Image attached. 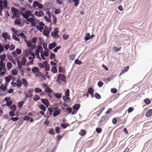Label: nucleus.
<instances>
[{"mask_svg":"<svg viewBox=\"0 0 152 152\" xmlns=\"http://www.w3.org/2000/svg\"><path fill=\"white\" fill-rule=\"evenodd\" d=\"M20 14L25 18L28 19L30 16L35 18L33 15L31 14V12L27 10L25 8H22L20 9Z\"/></svg>","mask_w":152,"mask_h":152,"instance_id":"1","label":"nucleus"},{"mask_svg":"<svg viewBox=\"0 0 152 152\" xmlns=\"http://www.w3.org/2000/svg\"><path fill=\"white\" fill-rule=\"evenodd\" d=\"M12 12L13 13V15L12 18L14 16L15 18H18L20 17L19 14V11L18 9H16L14 7H12L11 8Z\"/></svg>","mask_w":152,"mask_h":152,"instance_id":"2","label":"nucleus"},{"mask_svg":"<svg viewBox=\"0 0 152 152\" xmlns=\"http://www.w3.org/2000/svg\"><path fill=\"white\" fill-rule=\"evenodd\" d=\"M80 107V104H75L72 107L73 110L72 113V114L74 115L76 114L77 110H79Z\"/></svg>","mask_w":152,"mask_h":152,"instance_id":"3","label":"nucleus"},{"mask_svg":"<svg viewBox=\"0 0 152 152\" xmlns=\"http://www.w3.org/2000/svg\"><path fill=\"white\" fill-rule=\"evenodd\" d=\"M33 89H30L27 90L26 91L24 92V94L25 95L26 98H31L32 96V92L34 91Z\"/></svg>","mask_w":152,"mask_h":152,"instance_id":"4","label":"nucleus"},{"mask_svg":"<svg viewBox=\"0 0 152 152\" xmlns=\"http://www.w3.org/2000/svg\"><path fill=\"white\" fill-rule=\"evenodd\" d=\"M51 35L52 37L55 38H57V37L58 38L59 37L58 28H56L54 29V31L51 32Z\"/></svg>","mask_w":152,"mask_h":152,"instance_id":"5","label":"nucleus"},{"mask_svg":"<svg viewBox=\"0 0 152 152\" xmlns=\"http://www.w3.org/2000/svg\"><path fill=\"white\" fill-rule=\"evenodd\" d=\"M58 79L57 80V82L58 83L60 82V80L65 82L66 81V77L64 75L61 74L58 75L57 77Z\"/></svg>","mask_w":152,"mask_h":152,"instance_id":"6","label":"nucleus"},{"mask_svg":"<svg viewBox=\"0 0 152 152\" xmlns=\"http://www.w3.org/2000/svg\"><path fill=\"white\" fill-rule=\"evenodd\" d=\"M54 112L53 114V116L54 117L56 116L60 113L61 110L58 109V107H56L53 108Z\"/></svg>","mask_w":152,"mask_h":152,"instance_id":"7","label":"nucleus"},{"mask_svg":"<svg viewBox=\"0 0 152 152\" xmlns=\"http://www.w3.org/2000/svg\"><path fill=\"white\" fill-rule=\"evenodd\" d=\"M41 101L42 103L45 105L47 107L50 105L49 102L48 100L46 99H41Z\"/></svg>","mask_w":152,"mask_h":152,"instance_id":"8","label":"nucleus"},{"mask_svg":"<svg viewBox=\"0 0 152 152\" xmlns=\"http://www.w3.org/2000/svg\"><path fill=\"white\" fill-rule=\"evenodd\" d=\"M0 72H1L2 70H5L7 69L5 64L2 61H0Z\"/></svg>","mask_w":152,"mask_h":152,"instance_id":"9","label":"nucleus"},{"mask_svg":"<svg viewBox=\"0 0 152 152\" xmlns=\"http://www.w3.org/2000/svg\"><path fill=\"white\" fill-rule=\"evenodd\" d=\"M2 37L4 38V40L6 41L7 39L10 40V37L8 35L7 32L4 33L2 34Z\"/></svg>","mask_w":152,"mask_h":152,"instance_id":"10","label":"nucleus"},{"mask_svg":"<svg viewBox=\"0 0 152 152\" xmlns=\"http://www.w3.org/2000/svg\"><path fill=\"white\" fill-rule=\"evenodd\" d=\"M43 62L44 63L45 68V71L46 72L50 70V65L46 61H43Z\"/></svg>","mask_w":152,"mask_h":152,"instance_id":"11","label":"nucleus"},{"mask_svg":"<svg viewBox=\"0 0 152 152\" xmlns=\"http://www.w3.org/2000/svg\"><path fill=\"white\" fill-rule=\"evenodd\" d=\"M44 14L43 11L42 10H39V11H36L34 13L35 15L39 17H41L42 15H44Z\"/></svg>","mask_w":152,"mask_h":152,"instance_id":"12","label":"nucleus"},{"mask_svg":"<svg viewBox=\"0 0 152 152\" xmlns=\"http://www.w3.org/2000/svg\"><path fill=\"white\" fill-rule=\"evenodd\" d=\"M129 66H126L123 70V71L120 74L119 76H121L124 74L126 72H127L129 69Z\"/></svg>","mask_w":152,"mask_h":152,"instance_id":"13","label":"nucleus"},{"mask_svg":"<svg viewBox=\"0 0 152 152\" xmlns=\"http://www.w3.org/2000/svg\"><path fill=\"white\" fill-rule=\"evenodd\" d=\"M57 45L55 42L50 43L49 45V49L50 50H52L53 48L55 47Z\"/></svg>","mask_w":152,"mask_h":152,"instance_id":"14","label":"nucleus"},{"mask_svg":"<svg viewBox=\"0 0 152 152\" xmlns=\"http://www.w3.org/2000/svg\"><path fill=\"white\" fill-rule=\"evenodd\" d=\"M27 45L28 47H34L33 45H32L31 43V42L30 41H27L26 40H25Z\"/></svg>","mask_w":152,"mask_h":152,"instance_id":"15","label":"nucleus"},{"mask_svg":"<svg viewBox=\"0 0 152 152\" xmlns=\"http://www.w3.org/2000/svg\"><path fill=\"white\" fill-rule=\"evenodd\" d=\"M7 68L8 70H10L13 67V66L11 63L10 62H7Z\"/></svg>","mask_w":152,"mask_h":152,"instance_id":"16","label":"nucleus"},{"mask_svg":"<svg viewBox=\"0 0 152 152\" xmlns=\"http://www.w3.org/2000/svg\"><path fill=\"white\" fill-rule=\"evenodd\" d=\"M21 80L22 81V83L24 86L25 87H27L28 84V83L26 80L23 78Z\"/></svg>","mask_w":152,"mask_h":152,"instance_id":"17","label":"nucleus"},{"mask_svg":"<svg viewBox=\"0 0 152 152\" xmlns=\"http://www.w3.org/2000/svg\"><path fill=\"white\" fill-rule=\"evenodd\" d=\"M12 79L11 76L10 75L7 77H6L5 78V80L6 82V84H8L10 81Z\"/></svg>","mask_w":152,"mask_h":152,"instance_id":"18","label":"nucleus"},{"mask_svg":"<svg viewBox=\"0 0 152 152\" xmlns=\"http://www.w3.org/2000/svg\"><path fill=\"white\" fill-rule=\"evenodd\" d=\"M41 48V47H38L37 49L36 50V55L37 56V57L38 58H40L39 55V50H40V48Z\"/></svg>","mask_w":152,"mask_h":152,"instance_id":"19","label":"nucleus"},{"mask_svg":"<svg viewBox=\"0 0 152 152\" xmlns=\"http://www.w3.org/2000/svg\"><path fill=\"white\" fill-rule=\"evenodd\" d=\"M152 115V109L149 110L146 113L145 115L147 117H149Z\"/></svg>","mask_w":152,"mask_h":152,"instance_id":"20","label":"nucleus"},{"mask_svg":"<svg viewBox=\"0 0 152 152\" xmlns=\"http://www.w3.org/2000/svg\"><path fill=\"white\" fill-rule=\"evenodd\" d=\"M39 71V68L37 67H34L32 69V71L34 73H37Z\"/></svg>","mask_w":152,"mask_h":152,"instance_id":"21","label":"nucleus"},{"mask_svg":"<svg viewBox=\"0 0 152 152\" xmlns=\"http://www.w3.org/2000/svg\"><path fill=\"white\" fill-rule=\"evenodd\" d=\"M50 32L48 29H44L43 31V33L47 37H48L49 34Z\"/></svg>","mask_w":152,"mask_h":152,"instance_id":"22","label":"nucleus"},{"mask_svg":"<svg viewBox=\"0 0 152 152\" xmlns=\"http://www.w3.org/2000/svg\"><path fill=\"white\" fill-rule=\"evenodd\" d=\"M17 86L18 87H20L22 84V81L19 79H18L16 81Z\"/></svg>","mask_w":152,"mask_h":152,"instance_id":"23","label":"nucleus"},{"mask_svg":"<svg viewBox=\"0 0 152 152\" xmlns=\"http://www.w3.org/2000/svg\"><path fill=\"white\" fill-rule=\"evenodd\" d=\"M92 38V37H91V36L90 35V33H88L86 34V37L85 38V41H87L91 38Z\"/></svg>","mask_w":152,"mask_h":152,"instance_id":"24","label":"nucleus"},{"mask_svg":"<svg viewBox=\"0 0 152 152\" xmlns=\"http://www.w3.org/2000/svg\"><path fill=\"white\" fill-rule=\"evenodd\" d=\"M86 133V131L85 130L83 129H81L79 133V134L82 136H84Z\"/></svg>","mask_w":152,"mask_h":152,"instance_id":"25","label":"nucleus"},{"mask_svg":"<svg viewBox=\"0 0 152 152\" xmlns=\"http://www.w3.org/2000/svg\"><path fill=\"white\" fill-rule=\"evenodd\" d=\"M51 71L52 72L55 73L57 72V69L56 66H53L51 68Z\"/></svg>","mask_w":152,"mask_h":152,"instance_id":"26","label":"nucleus"},{"mask_svg":"<svg viewBox=\"0 0 152 152\" xmlns=\"http://www.w3.org/2000/svg\"><path fill=\"white\" fill-rule=\"evenodd\" d=\"M26 61V58L25 57H23L22 58H21V63L23 65H24L25 64V63Z\"/></svg>","mask_w":152,"mask_h":152,"instance_id":"27","label":"nucleus"},{"mask_svg":"<svg viewBox=\"0 0 152 152\" xmlns=\"http://www.w3.org/2000/svg\"><path fill=\"white\" fill-rule=\"evenodd\" d=\"M65 95L66 96H67V97H65L66 98V100H68V99L69 98L68 96L69 95V89H67L65 92Z\"/></svg>","mask_w":152,"mask_h":152,"instance_id":"28","label":"nucleus"},{"mask_svg":"<svg viewBox=\"0 0 152 152\" xmlns=\"http://www.w3.org/2000/svg\"><path fill=\"white\" fill-rule=\"evenodd\" d=\"M39 108L44 111L46 110V108L45 107L43 104H40L39 106Z\"/></svg>","mask_w":152,"mask_h":152,"instance_id":"29","label":"nucleus"},{"mask_svg":"<svg viewBox=\"0 0 152 152\" xmlns=\"http://www.w3.org/2000/svg\"><path fill=\"white\" fill-rule=\"evenodd\" d=\"M34 91L36 93H39L42 92V90L39 88L37 87L35 88Z\"/></svg>","mask_w":152,"mask_h":152,"instance_id":"30","label":"nucleus"},{"mask_svg":"<svg viewBox=\"0 0 152 152\" xmlns=\"http://www.w3.org/2000/svg\"><path fill=\"white\" fill-rule=\"evenodd\" d=\"M105 107H103L101 108V109L97 111L96 112V113H98V114H97V115L98 116H100L102 113V112L103 110L104 109Z\"/></svg>","mask_w":152,"mask_h":152,"instance_id":"31","label":"nucleus"},{"mask_svg":"<svg viewBox=\"0 0 152 152\" xmlns=\"http://www.w3.org/2000/svg\"><path fill=\"white\" fill-rule=\"evenodd\" d=\"M40 99V97L37 95H34L33 98V100L35 101H37L38 100H39Z\"/></svg>","mask_w":152,"mask_h":152,"instance_id":"32","label":"nucleus"},{"mask_svg":"<svg viewBox=\"0 0 152 152\" xmlns=\"http://www.w3.org/2000/svg\"><path fill=\"white\" fill-rule=\"evenodd\" d=\"M6 58V55L5 54H4L2 55H0V58L1 59V61H4Z\"/></svg>","mask_w":152,"mask_h":152,"instance_id":"33","label":"nucleus"},{"mask_svg":"<svg viewBox=\"0 0 152 152\" xmlns=\"http://www.w3.org/2000/svg\"><path fill=\"white\" fill-rule=\"evenodd\" d=\"M80 0H72V1L74 3L75 6L76 7L79 4Z\"/></svg>","mask_w":152,"mask_h":152,"instance_id":"34","label":"nucleus"},{"mask_svg":"<svg viewBox=\"0 0 152 152\" xmlns=\"http://www.w3.org/2000/svg\"><path fill=\"white\" fill-rule=\"evenodd\" d=\"M45 91L47 93H51V92L53 91L51 90L49 87H47L45 89Z\"/></svg>","mask_w":152,"mask_h":152,"instance_id":"35","label":"nucleus"},{"mask_svg":"<svg viewBox=\"0 0 152 152\" xmlns=\"http://www.w3.org/2000/svg\"><path fill=\"white\" fill-rule=\"evenodd\" d=\"M15 24L17 25H19L21 24V21L19 19H16L15 21Z\"/></svg>","mask_w":152,"mask_h":152,"instance_id":"36","label":"nucleus"},{"mask_svg":"<svg viewBox=\"0 0 152 152\" xmlns=\"http://www.w3.org/2000/svg\"><path fill=\"white\" fill-rule=\"evenodd\" d=\"M144 102L147 104H149L151 103L150 100L148 98H146L144 100Z\"/></svg>","mask_w":152,"mask_h":152,"instance_id":"37","label":"nucleus"},{"mask_svg":"<svg viewBox=\"0 0 152 152\" xmlns=\"http://www.w3.org/2000/svg\"><path fill=\"white\" fill-rule=\"evenodd\" d=\"M18 67L19 69H21L22 67V64L20 62L19 60H18L17 61Z\"/></svg>","mask_w":152,"mask_h":152,"instance_id":"38","label":"nucleus"},{"mask_svg":"<svg viewBox=\"0 0 152 152\" xmlns=\"http://www.w3.org/2000/svg\"><path fill=\"white\" fill-rule=\"evenodd\" d=\"M19 36H20L22 37L24 40H25L26 38V37L24 34L23 33H21L19 34Z\"/></svg>","mask_w":152,"mask_h":152,"instance_id":"39","label":"nucleus"},{"mask_svg":"<svg viewBox=\"0 0 152 152\" xmlns=\"http://www.w3.org/2000/svg\"><path fill=\"white\" fill-rule=\"evenodd\" d=\"M88 93H89L90 94H92L93 93H94V90L91 87H90L88 89Z\"/></svg>","mask_w":152,"mask_h":152,"instance_id":"40","label":"nucleus"},{"mask_svg":"<svg viewBox=\"0 0 152 152\" xmlns=\"http://www.w3.org/2000/svg\"><path fill=\"white\" fill-rule=\"evenodd\" d=\"M37 28L40 31H41L44 28V27L41 25H38L37 26Z\"/></svg>","mask_w":152,"mask_h":152,"instance_id":"41","label":"nucleus"},{"mask_svg":"<svg viewBox=\"0 0 152 152\" xmlns=\"http://www.w3.org/2000/svg\"><path fill=\"white\" fill-rule=\"evenodd\" d=\"M69 35L68 34H64L63 35V38L64 40H66L69 37Z\"/></svg>","mask_w":152,"mask_h":152,"instance_id":"42","label":"nucleus"},{"mask_svg":"<svg viewBox=\"0 0 152 152\" xmlns=\"http://www.w3.org/2000/svg\"><path fill=\"white\" fill-rule=\"evenodd\" d=\"M12 104V100H10L6 102V104H5V105H6L7 107H10Z\"/></svg>","mask_w":152,"mask_h":152,"instance_id":"43","label":"nucleus"},{"mask_svg":"<svg viewBox=\"0 0 152 152\" xmlns=\"http://www.w3.org/2000/svg\"><path fill=\"white\" fill-rule=\"evenodd\" d=\"M114 76H112L110 77L107 78V79L104 78V80L107 81V82H108V81L111 80L112 79H113L114 78Z\"/></svg>","mask_w":152,"mask_h":152,"instance_id":"44","label":"nucleus"},{"mask_svg":"<svg viewBox=\"0 0 152 152\" xmlns=\"http://www.w3.org/2000/svg\"><path fill=\"white\" fill-rule=\"evenodd\" d=\"M39 3L37 1H34V2L33 4V7L35 8L37 6H38Z\"/></svg>","mask_w":152,"mask_h":152,"instance_id":"45","label":"nucleus"},{"mask_svg":"<svg viewBox=\"0 0 152 152\" xmlns=\"http://www.w3.org/2000/svg\"><path fill=\"white\" fill-rule=\"evenodd\" d=\"M106 118V116H102L101 117V118L99 121V122L100 123H102V122L104 121H105Z\"/></svg>","mask_w":152,"mask_h":152,"instance_id":"46","label":"nucleus"},{"mask_svg":"<svg viewBox=\"0 0 152 152\" xmlns=\"http://www.w3.org/2000/svg\"><path fill=\"white\" fill-rule=\"evenodd\" d=\"M61 126L64 128H66L67 126H69V124L68 123L62 124H61Z\"/></svg>","mask_w":152,"mask_h":152,"instance_id":"47","label":"nucleus"},{"mask_svg":"<svg viewBox=\"0 0 152 152\" xmlns=\"http://www.w3.org/2000/svg\"><path fill=\"white\" fill-rule=\"evenodd\" d=\"M12 37L16 41H20V39L14 35H12Z\"/></svg>","mask_w":152,"mask_h":152,"instance_id":"48","label":"nucleus"},{"mask_svg":"<svg viewBox=\"0 0 152 152\" xmlns=\"http://www.w3.org/2000/svg\"><path fill=\"white\" fill-rule=\"evenodd\" d=\"M75 56L74 54H71L69 56V59L72 60H73L75 58Z\"/></svg>","mask_w":152,"mask_h":152,"instance_id":"49","label":"nucleus"},{"mask_svg":"<svg viewBox=\"0 0 152 152\" xmlns=\"http://www.w3.org/2000/svg\"><path fill=\"white\" fill-rule=\"evenodd\" d=\"M37 38V37H34L31 40V42L33 43H36Z\"/></svg>","mask_w":152,"mask_h":152,"instance_id":"50","label":"nucleus"},{"mask_svg":"<svg viewBox=\"0 0 152 152\" xmlns=\"http://www.w3.org/2000/svg\"><path fill=\"white\" fill-rule=\"evenodd\" d=\"M23 103L24 102L23 101L19 102L18 103V106L20 108H21L22 107L23 105Z\"/></svg>","mask_w":152,"mask_h":152,"instance_id":"51","label":"nucleus"},{"mask_svg":"<svg viewBox=\"0 0 152 152\" xmlns=\"http://www.w3.org/2000/svg\"><path fill=\"white\" fill-rule=\"evenodd\" d=\"M95 98L97 99H99L101 98L100 95L98 93H96L95 94Z\"/></svg>","mask_w":152,"mask_h":152,"instance_id":"52","label":"nucleus"},{"mask_svg":"<svg viewBox=\"0 0 152 152\" xmlns=\"http://www.w3.org/2000/svg\"><path fill=\"white\" fill-rule=\"evenodd\" d=\"M121 48H119L117 47H114L113 48V50L115 51V52H117L121 50Z\"/></svg>","mask_w":152,"mask_h":152,"instance_id":"53","label":"nucleus"},{"mask_svg":"<svg viewBox=\"0 0 152 152\" xmlns=\"http://www.w3.org/2000/svg\"><path fill=\"white\" fill-rule=\"evenodd\" d=\"M11 109L13 111H15L16 110V106L15 105H13L10 107Z\"/></svg>","mask_w":152,"mask_h":152,"instance_id":"54","label":"nucleus"},{"mask_svg":"<svg viewBox=\"0 0 152 152\" xmlns=\"http://www.w3.org/2000/svg\"><path fill=\"white\" fill-rule=\"evenodd\" d=\"M10 119L13 121H18L19 119V118L17 117H12Z\"/></svg>","mask_w":152,"mask_h":152,"instance_id":"55","label":"nucleus"},{"mask_svg":"<svg viewBox=\"0 0 152 152\" xmlns=\"http://www.w3.org/2000/svg\"><path fill=\"white\" fill-rule=\"evenodd\" d=\"M3 71V72H2L1 71V72H1L0 73V76H3L5 75V73L6 72L7 69H5V70Z\"/></svg>","mask_w":152,"mask_h":152,"instance_id":"56","label":"nucleus"},{"mask_svg":"<svg viewBox=\"0 0 152 152\" xmlns=\"http://www.w3.org/2000/svg\"><path fill=\"white\" fill-rule=\"evenodd\" d=\"M75 64H79V65H80L82 63V62L78 60V59H76L75 60Z\"/></svg>","mask_w":152,"mask_h":152,"instance_id":"57","label":"nucleus"},{"mask_svg":"<svg viewBox=\"0 0 152 152\" xmlns=\"http://www.w3.org/2000/svg\"><path fill=\"white\" fill-rule=\"evenodd\" d=\"M9 114L10 116L11 117H14L15 116L14 111H10V112Z\"/></svg>","mask_w":152,"mask_h":152,"instance_id":"58","label":"nucleus"},{"mask_svg":"<svg viewBox=\"0 0 152 152\" xmlns=\"http://www.w3.org/2000/svg\"><path fill=\"white\" fill-rule=\"evenodd\" d=\"M103 83L101 81H99L98 83V86L99 87H102L103 85Z\"/></svg>","mask_w":152,"mask_h":152,"instance_id":"59","label":"nucleus"},{"mask_svg":"<svg viewBox=\"0 0 152 152\" xmlns=\"http://www.w3.org/2000/svg\"><path fill=\"white\" fill-rule=\"evenodd\" d=\"M134 110V109L133 108V107H130L127 110V112L128 113H129L133 111Z\"/></svg>","mask_w":152,"mask_h":152,"instance_id":"60","label":"nucleus"},{"mask_svg":"<svg viewBox=\"0 0 152 152\" xmlns=\"http://www.w3.org/2000/svg\"><path fill=\"white\" fill-rule=\"evenodd\" d=\"M55 96L58 99H59L61 97V95L60 94L56 93L55 94Z\"/></svg>","mask_w":152,"mask_h":152,"instance_id":"61","label":"nucleus"},{"mask_svg":"<svg viewBox=\"0 0 152 152\" xmlns=\"http://www.w3.org/2000/svg\"><path fill=\"white\" fill-rule=\"evenodd\" d=\"M96 131L98 133H101L102 131V129L101 128H96Z\"/></svg>","mask_w":152,"mask_h":152,"instance_id":"62","label":"nucleus"},{"mask_svg":"<svg viewBox=\"0 0 152 152\" xmlns=\"http://www.w3.org/2000/svg\"><path fill=\"white\" fill-rule=\"evenodd\" d=\"M53 22L55 24H56V21H57L56 18L54 15H53Z\"/></svg>","mask_w":152,"mask_h":152,"instance_id":"63","label":"nucleus"},{"mask_svg":"<svg viewBox=\"0 0 152 152\" xmlns=\"http://www.w3.org/2000/svg\"><path fill=\"white\" fill-rule=\"evenodd\" d=\"M111 91L112 93H115L117 92V90L115 88H112L111 89Z\"/></svg>","mask_w":152,"mask_h":152,"instance_id":"64","label":"nucleus"}]
</instances>
